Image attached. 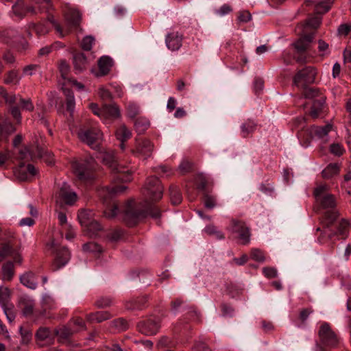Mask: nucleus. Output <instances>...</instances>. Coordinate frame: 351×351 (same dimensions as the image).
<instances>
[{"label": "nucleus", "instance_id": "14", "mask_svg": "<svg viewBox=\"0 0 351 351\" xmlns=\"http://www.w3.org/2000/svg\"><path fill=\"white\" fill-rule=\"evenodd\" d=\"M52 246L54 248V252L56 253L55 259L53 261V269L57 270L62 267H64L70 259V252L69 250L65 247H60L56 246V244L54 241L52 242Z\"/></svg>", "mask_w": 351, "mask_h": 351}, {"label": "nucleus", "instance_id": "60", "mask_svg": "<svg viewBox=\"0 0 351 351\" xmlns=\"http://www.w3.org/2000/svg\"><path fill=\"white\" fill-rule=\"evenodd\" d=\"M18 158L19 160H29L32 159L33 156H32L29 149L28 147H25L19 150Z\"/></svg>", "mask_w": 351, "mask_h": 351}, {"label": "nucleus", "instance_id": "22", "mask_svg": "<svg viewBox=\"0 0 351 351\" xmlns=\"http://www.w3.org/2000/svg\"><path fill=\"white\" fill-rule=\"evenodd\" d=\"M112 66V60L108 56H102L98 60L99 71L95 73L97 77L107 75Z\"/></svg>", "mask_w": 351, "mask_h": 351}, {"label": "nucleus", "instance_id": "9", "mask_svg": "<svg viewBox=\"0 0 351 351\" xmlns=\"http://www.w3.org/2000/svg\"><path fill=\"white\" fill-rule=\"evenodd\" d=\"M79 138L88 145L95 147L102 140V133L97 128L82 129L78 132Z\"/></svg>", "mask_w": 351, "mask_h": 351}, {"label": "nucleus", "instance_id": "4", "mask_svg": "<svg viewBox=\"0 0 351 351\" xmlns=\"http://www.w3.org/2000/svg\"><path fill=\"white\" fill-rule=\"evenodd\" d=\"M64 18L66 21V28L63 29L60 25L53 19V16H49L48 19L51 23L56 32L61 37L65 36L72 29H78L81 32L80 27L81 21V14L77 9L66 5L64 10Z\"/></svg>", "mask_w": 351, "mask_h": 351}, {"label": "nucleus", "instance_id": "43", "mask_svg": "<svg viewBox=\"0 0 351 351\" xmlns=\"http://www.w3.org/2000/svg\"><path fill=\"white\" fill-rule=\"evenodd\" d=\"M203 203L205 208L213 209L217 206V197L211 193H205L203 197Z\"/></svg>", "mask_w": 351, "mask_h": 351}, {"label": "nucleus", "instance_id": "57", "mask_svg": "<svg viewBox=\"0 0 351 351\" xmlns=\"http://www.w3.org/2000/svg\"><path fill=\"white\" fill-rule=\"evenodd\" d=\"M98 95L103 100H111L112 99L111 93L104 86H100L99 88Z\"/></svg>", "mask_w": 351, "mask_h": 351}, {"label": "nucleus", "instance_id": "36", "mask_svg": "<svg viewBox=\"0 0 351 351\" xmlns=\"http://www.w3.org/2000/svg\"><path fill=\"white\" fill-rule=\"evenodd\" d=\"M14 243L13 240H10L6 243H4L0 250V261L4 259L8 256H12L15 252L14 249Z\"/></svg>", "mask_w": 351, "mask_h": 351}, {"label": "nucleus", "instance_id": "15", "mask_svg": "<svg viewBox=\"0 0 351 351\" xmlns=\"http://www.w3.org/2000/svg\"><path fill=\"white\" fill-rule=\"evenodd\" d=\"M77 200L76 193L70 189V186L64 183L58 193L57 202L67 205L73 204Z\"/></svg>", "mask_w": 351, "mask_h": 351}, {"label": "nucleus", "instance_id": "53", "mask_svg": "<svg viewBox=\"0 0 351 351\" xmlns=\"http://www.w3.org/2000/svg\"><path fill=\"white\" fill-rule=\"evenodd\" d=\"M59 71L61 73L62 77L64 79H66L67 77V74L69 71L70 66L69 64L64 60H61L58 64Z\"/></svg>", "mask_w": 351, "mask_h": 351}, {"label": "nucleus", "instance_id": "37", "mask_svg": "<svg viewBox=\"0 0 351 351\" xmlns=\"http://www.w3.org/2000/svg\"><path fill=\"white\" fill-rule=\"evenodd\" d=\"M14 264L11 261L5 263L2 267V279L4 281H10L14 276Z\"/></svg>", "mask_w": 351, "mask_h": 351}, {"label": "nucleus", "instance_id": "11", "mask_svg": "<svg viewBox=\"0 0 351 351\" xmlns=\"http://www.w3.org/2000/svg\"><path fill=\"white\" fill-rule=\"evenodd\" d=\"M55 337V330L52 331L49 328L44 326L40 327L35 334L36 343L40 347L48 346L53 344Z\"/></svg>", "mask_w": 351, "mask_h": 351}, {"label": "nucleus", "instance_id": "35", "mask_svg": "<svg viewBox=\"0 0 351 351\" xmlns=\"http://www.w3.org/2000/svg\"><path fill=\"white\" fill-rule=\"evenodd\" d=\"M340 171V165L338 163L329 164L322 172L325 179H330L337 176Z\"/></svg>", "mask_w": 351, "mask_h": 351}, {"label": "nucleus", "instance_id": "64", "mask_svg": "<svg viewBox=\"0 0 351 351\" xmlns=\"http://www.w3.org/2000/svg\"><path fill=\"white\" fill-rule=\"evenodd\" d=\"M318 49L322 56L328 55L330 53L328 45L322 40H319L318 42Z\"/></svg>", "mask_w": 351, "mask_h": 351}, {"label": "nucleus", "instance_id": "33", "mask_svg": "<svg viewBox=\"0 0 351 351\" xmlns=\"http://www.w3.org/2000/svg\"><path fill=\"white\" fill-rule=\"evenodd\" d=\"M1 38L4 43H14L20 38V35L16 30L8 29L1 33Z\"/></svg>", "mask_w": 351, "mask_h": 351}, {"label": "nucleus", "instance_id": "62", "mask_svg": "<svg viewBox=\"0 0 351 351\" xmlns=\"http://www.w3.org/2000/svg\"><path fill=\"white\" fill-rule=\"evenodd\" d=\"M114 326L120 330H124L128 328V322L123 318H119L112 322Z\"/></svg>", "mask_w": 351, "mask_h": 351}, {"label": "nucleus", "instance_id": "59", "mask_svg": "<svg viewBox=\"0 0 351 351\" xmlns=\"http://www.w3.org/2000/svg\"><path fill=\"white\" fill-rule=\"evenodd\" d=\"M171 343L172 342L168 337L163 336L158 340L156 344V347L158 349H162L164 348L170 347Z\"/></svg>", "mask_w": 351, "mask_h": 351}, {"label": "nucleus", "instance_id": "2", "mask_svg": "<svg viewBox=\"0 0 351 351\" xmlns=\"http://www.w3.org/2000/svg\"><path fill=\"white\" fill-rule=\"evenodd\" d=\"M103 162L108 165L115 174L114 178L122 182H130L132 180L134 171L128 166L123 165L117 161L113 151H105L99 156Z\"/></svg>", "mask_w": 351, "mask_h": 351}, {"label": "nucleus", "instance_id": "45", "mask_svg": "<svg viewBox=\"0 0 351 351\" xmlns=\"http://www.w3.org/2000/svg\"><path fill=\"white\" fill-rule=\"evenodd\" d=\"M83 250L86 252L101 253L102 247L95 242H88L83 245Z\"/></svg>", "mask_w": 351, "mask_h": 351}, {"label": "nucleus", "instance_id": "47", "mask_svg": "<svg viewBox=\"0 0 351 351\" xmlns=\"http://www.w3.org/2000/svg\"><path fill=\"white\" fill-rule=\"evenodd\" d=\"M204 232L208 235L215 236V237L218 239H221L223 238V234L217 230V228L213 225L207 226L204 230Z\"/></svg>", "mask_w": 351, "mask_h": 351}, {"label": "nucleus", "instance_id": "58", "mask_svg": "<svg viewBox=\"0 0 351 351\" xmlns=\"http://www.w3.org/2000/svg\"><path fill=\"white\" fill-rule=\"evenodd\" d=\"M263 273L267 278H274L277 276L278 271L275 267H265L263 268Z\"/></svg>", "mask_w": 351, "mask_h": 351}, {"label": "nucleus", "instance_id": "63", "mask_svg": "<svg viewBox=\"0 0 351 351\" xmlns=\"http://www.w3.org/2000/svg\"><path fill=\"white\" fill-rule=\"evenodd\" d=\"M320 23L321 18L319 16L311 18L306 21V25L313 29L317 28Z\"/></svg>", "mask_w": 351, "mask_h": 351}, {"label": "nucleus", "instance_id": "10", "mask_svg": "<svg viewBox=\"0 0 351 351\" xmlns=\"http://www.w3.org/2000/svg\"><path fill=\"white\" fill-rule=\"evenodd\" d=\"M319 337L322 344L326 347L335 348L339 343L337 337L327 323H324L320 326Z\"/></svg>", "mask_w": 351, "mask_h": 351}, {"label": "nucleus", "instance_id": "52", "mask_svg": "<svg viewBox=\"0 0 351 351\" xmlns=\"http://www.w3.org/2000/svg\"><path fill=\"white\" fill-rule=\"evenodd\" d=\"M95 43V38L91 36H85L82 41V47L84 50L90 51Z\"/></svg>", "mask_w": 351, "mask_h": 351}, {"label": "nucleus", "instance_id": "8", "mask_svg": "<svg viewBox=\"0 0 351 351\" xmlns=\"http://www.w3.org/2000/svg\"><path fill=\"white\" fill-rule=\"evenodd\" d=\"M316 75L317 71L315 68L306 67L296 73L293 83L297 87L304 88L307 84L315 82Z\"/></svg>", "mask_w": 351, "mask_h": 351}, {"label": "nucleus", "instance_id": "49", "mask_svg": "<svg viewBox=\"0 0 351 351\" xmlns=\"http://www.w3.org/2000/svg\"><path fill=\"white\" fill-rule=\"evenodd\" d=\"M330 152L336 156H341L345 152V149L340 143H332L330 145Z\"/></svg>", "mask_w": 351, "mask_h": 351}, {"label": "nucleus", "instance_id": "31", "mask_svg": "<svg viewBox=\"0 0 351 351\" xmlns=\"http://www.w3.org/2000/svg\"><path fill=\"white\" fill-rule=\"evenodd\" d=\"M325 98L323 96H319L318 98L314 99L310 111V115L312 118L316 119L318 117L319 113L323 110Z\"/></svg>", "mask_w": 351, "mask_h": 351}, {"label": "nucleus", "instance_id": "16", "mask_svg": "<svg viewBox=\"0 0 351 351\" xmlns=\"http://www.w3.org/2000/svg\"><path fill=\"white\" fill-rule=\"evenodd\" d=\"M154 149L153 144L147 139L136 141V149L134 153L145 159L150 157Z\"/></svg>", "mask_w": 351, "mask_h": 351}, {"label": "nucleus", "instance_id": "38", "mask_svg": "<svg viewBox=\"0 0 351 351\" xmlns=\"http://www.w3.org/2000/svg\"><path fill=\"white\" fill-rule=\"evenodd\" d=\"M63 93L66 98V109L70 112L71 115H72L75 105L74 95L70 89L66 88H63Z\"/></svg>", "mask_w": 351, "mask_h": 351}, {"label": "nucleus", "instance_id": "56", "mask_svg": "<svg viewBox=\"0 0 351 351\" xmlns=\"http://www.w3.org/2000/svg\"><path fill=\"white\" fill-rule=\"evenodd\" d=\"M20 80L19 74L16 71H10L8 77L5 79V83L6 84H17Z\"/></svg>", "mask_w": 351, "mask_h": 351}, {"label": "nucleus", "instance_id": "23", "mask_svg": "<svg viewBox=\"0 0 351 351\" xmlns=\"http://www.w3.org/2000/svg\"><path fill=\"white\" fill-rule=\"evenodd\" d=\"M27 173L31 176H35L37 173V170L34 165L29 164L26 169L25 168L24 164L21 163L19 168L15 171L16 177L21 181L27 180Z\"/></svg>", "mask_w": 351, "mask_h": 351}, {"label": "nucleus", "instance_id": "19", "mask_svg": "<svg viewBox=\"0 0 351 351\" xmlns=\"http://www.w3.org/2000/svg\"><path fill=\"white\" fill-rule=\"evenodd\" d=\"M19 306L22 309L23 315L27 317L32 315L34 312L35 301L30 297L24 295L19 300Z\"/></svg>", "mask_w": 351, "mask_h": 351}, {"label": "nucleus", "instance_id": "40", "mask_svg": "<svg viewBox=\"0 0 351 351\" xmlns=\"http://www.w3.org/2000/svg\"><path fill=\"white\" fill-rule=\"evenodd\" d=\"M11 292L10 290L4 286L0 285V306L4 307L10 303Z\"/></svg>", "mask_w": 351, "mask_h": 351}, {"label": "nucleus", "instance_id": "3", "mask_svg": "<svg viewBox=\"0 0 351 351\" xmlns=\"http://www.w3.org/2000/svg\"><path fill=\"white\" fill-rule=\"evenodd\" d=\"M327 189L326 184H320L314 189L315 202L322 208L329 209L327 212L328 219H337L339 217V213L335 208L336 201L332 195L327 193Z\"/></svg>", "mask_w": 351, "mask_h": 351}, {"label": "nucleus", "instance_id": "46", "mask_svg": "<svg viewBox=\"0 0 351 351\" xmlns=\"http://www.w3.org/2000/svg\"><path fill=\"white\" fill-rule=\"evenodd\" d=\"M3 100L6 103L12 104L16 101L17 97L14 95H9L4 88L0 87V103Z\"/></svg>", "mask_w": 351, "mask_h": 351}, {"label": "nucleus", "instance_id": "42", "mask_svg": "<svg viewBox=\"0 0 351 351\" xmlns=\"http://www.w3.org/2000/svg\"><path fill=\"white\" fill-rule=\"evenodd\" d=\"M74 332L72 328L69 326V324L68 326H63L59 328L55 329L56 337L58 336L60 338L62 339H68L70 336H71Z\"/></svg>", "mask_w": 351, "mask_h": 351}, {"label": "nucleus", "instance_id": "32", "mask_svg": "<svg viewBox=\"0 0 351 351\" xmlns=\"http://www.w3.org/2000/svg\"><path fill=\"white\" fill-rule=\"evenodd\" d=\"M20 281L24 286L31 289H35L37 287L35 274L31 271L21 275Z\"/></svg>", "mask_w": 351, "mask_h": 351}, {"label": "nucleus", "instance_id": "27", "mask_svg": "<svg viewBox=\"0 0 351 351\" xmlns=\"http://www.w3.org/2000/svg\"><path fill=\"white\" fill-rule=\"evenodd\" d=\"M115 135L117 138L121 141V149H124V141L128 140L131 137V131L124 124H122L117 129Z\"/></svg>", "mask_w": 351, "mask_h": 351}, {"label": "nucleus", "instance_id": "29", "mask_svg": "<svg viewBox=\"0 0 351 351\" xmlns=\"http://www.w3.org/2000/svg\"><path fill=\"white\" fill-rule=\"evenodd\" d=\"M308 5L313 3L315 5V9L317 13L324 14L327 12L332 4L331 0H325L321 2H317L316 0H305Z\"/></svg>", "mask_w": 351, "mask_h": 351}, {"label": "nucleus", "instance_id": "51", "mask_svg": "<svg viewBox=\"0 0 351 351\" xmlns=\"http://www.w3.org/2000/svg\"><path fill=\"white\" fill-rule=\"evenodd\" d=\"M18 99L17 104L21 106L22 109L27 111H32L34 110V105L30 99H25L20 97Z\"/></svg>", "mask_w": 351, "mask_h": 351}, {"label": "nucleus", "instance_id": "50", "mask_svg": "<svg viewBox=\"0 0 351 351\" xmlns=\"http://www.w3.org/2000/svg\"><path fill=\"white\" fill-rule=\"evenodd\" d=\"M96 217L95 213L88 209H82L77 215V219H91Z\"/></svg>", "mask_w": 351, "mask_h": 351}, {"label": "nucleus", "instance_id": "39", "mask_svg": "<svg viewBox=\"0 0 351 351\" xmlns=\"http://www.w3.org/2000/svg\"><path fill=\"white\" fill-rule=\"evenodd\" d=\"M169 196L172 204L178 205L182 201V194L176 186L172 185L169 187Z\"/></svg>", "mask_w": 351, "mask_h": 351}, {"label": "nucleus", "instance_id": "61", "mask_svg": "<svg viewBox=\"0 0 351 351\" xmlns=\"http://www.w3.org/2000/svg\"><path fill=\"white\" fill-rule=\"evenodd\" d=\"M2 308H3V311H4V313L5 314L8 321L10 322H12V321H14V319H15V315H14V314L13 313V311H12L13 305L12 304H8V305H6L4 307H2Z\"/></svg>", "mask_w": 351, "mask_h": 351}, {"label": "nucleus", "instance_id": "48", "mask_svg": "<svg viewBox=\"0 0 351 351\" xmlns=\"http://www.w3.org/2000/svg\"><path fill=\"white\" fill-rule=\"evenodd\" d=\"M250 256L252 259L260 263H263L265 261L264 253L259 249H252Z\"/></svg>", "mask_w": 351, "mask_h": 351}, {"label": "nucleus", "instance_id": "34", "mask_svg": "<svg viewBox=\"0 0 351 351\" xmlns=\"http://www.w3.org/2000/svg\"><path fill=\"white\" fill-rule=\"evenodd\" d=\"M74 68L77 72H81L86 68L87 59L82 53H78L73 56Z\"/></svg>", "mask_w": 351, "mask_h": 351}, {"label": "nucleus", "instance_id": "55", "mask_svg": "<svg viewBox=\"0 0 351 351\" xmlns=\"http://www.w3.org/2000/svg\"><path fill=\"white\" fill-rule=\"evenodd\" d=\"M112 302L110 298H100L95 303V305L98 308H106L112 304Z\"/></svg>", "mask_w": 351, "mask_h": 351}, {"label": "nucleus", "instance_id": "21", "mask_svg": "<svg viewBox=\"0 0 351 351\" xmlns=\"http://www.w3.org/2000/svg\"><path fill=\"white\" fill-rule=\"evenodd\" d=\"M182 36L178 32L169 34L166 38L167 47L172 50H178L182 46Z\"/></svg>", "mask_w": 351, "mask_h": 351}, {"label": "nucleus", "instance_id": "1", "mask_svg": "<svg viewBox=\"0 0 351 351\" xmlns=\"http://www.w3.org/2000/svg\"><path fill=\"white\" fill-rule=\"evenodd\" d=\"M104 216L106 218L121 217L123 219H140L149 217L158 219L164 217L158 207L151 206L146 210H143L136 208L133 201L128 202L121 211L117 206L106 208L104 212Z\"/></svg>", "mask_w": 351, "mask_h": 351}, {"label": "nucleus", "instance_id": "44", "mask_svg": "<svg viewBox=\"0 0 351 351\" xmlns=\"http://www.w3.org/2000/svg\"><path fill=\"white\" fill-rule=\"evenodd\" d=\"M69 326L72 328L74 332H77L86 329V324L84 321L79 317H73L69 322Z\"/></svg>", "mask_w": 351, "mask_h": 351}, {"label": "nucleus", "instance_id": "6", "mask_svg": "<svg viewBox=\"0 0 351 351\" xmlns=\"http://www.w3.org/2000/svg\"><path fill=\"white\" fill-rule=\"evenodd\" d=\"M143 193L149 201H159L163 195V187L156 177H150L145 182Z\"/></svg>", "mask_w": 351, "mask_h": 351}, {"label": "nucleus", "instance_id": "54", "mask_svg": "<svg viewBox=\"0 0 351 351\" xmlns=\"http://www.w3.org/2000/svg\"><path fill=\"white\" fill-rule=\"evenodd\" d=\"M123 236V232L121 230L117 229L108 234V238L112 242H117L121 239Z\"/></svg>", "mask_w": 351, "mask_h": 351}, {"label": "nucleus", "instance_id": "5", "mask_svg": "<svg viewBox=\"0 0 351 351\" xmlns=\"http://www.w3.org/2000/svg\"><path fill=\"white\" fill-rule=\"evenodd\" d=\"M51 8L52 4L50 0H36L35 5L30 7H25L23 0H17L12 6V13L15 16L21 19L27 13L36 14L48 12Z\"/></svg>", "mask_w": 351, "mask_h": 351}, {"label": "nucleus", "instance_id": "18", "mask_svg": "<svg viewBox=\"0 0 351 351\" xmlns=\"http://www.w3.org/2000/svg\"><path fill=\"white\" fill-rule=\"evenodd\" d=\"M127 189V187L124 185L121 186H106L101 189L99 192V196L104 199V202H107L111 199L114 195L122 193Z\"/></svg>", "mask_w": 351, "mask_h": 351}, {"label": "nucleus", "instance_id": "7", "mask_svg": "<svg viewBox=\"0 0 351 351\" xmlns=\"http://www.w3.org/2000/svg\"><path fill=\"white\" fill-rule=\"evenodd\" d=\"M72 167L74 173L79 180L86 181L93 178V171L94 170V165L92 158L83 162H73L72 163Z\"/></svg>", "mask_w": 351, "mask_h": 351}, {"label": "nucleus", "instance_id": "25", "mask_svg": "<svg viewBox=\"0 0 351 351\" xmlns=\"http://www.w3.org/2000/svg\"><path fill=\"white\" fill-rule=\"evenodd\" d=\"M59 233L61 237L65 235V238L70 241L75 237V230L68 221H60Z\"/></svg>", "mask_w": 351, "mask_h": 351}, {"label": "nucleus", "instance_id": "13", "mask_svg": "<svg viewBox=\"0 0 351 351\" xmlns=\"http://www.w3.org/2000/svg\"><path fill=\"white\" fill-rule=\"evenodd\" d=\"M160 327V319L155 317H149L138 324L139 331L145 335H156L158 332Z\"/></svg>", "mask_w": 351, "mask_h": 351}, {"label": "nucleus", "instance_id": "41", "mask_svg": "<svg viewBox=\"0 0 351 351\" xmlns=\"http://www.w3.org/2000/svg\"><path fill=\"white\" fill-rule=\"evenodd\" d=\"M256 128V124L250 119L247 120L241 125V134L243 137L247 136Z\"/></svg>", "mask_w": 351, "mask_h": 351}, {"label": "nucleus", "instance_id": "17", "mask_svg": "<svg viewBox=\"0 0 351 351\" xmlns=\"http://www.w3.org/2000/svg\"><path fill=\"white\" fill-rule=\"evenodd\" d=\"M84 232L90 237L97 236L102 230V226L99 221H80Z\"/></svg>", "mask_w": 351, "mask_h": 351}, {"label": "nucleus", "instance_id": "28", "mask_svg": "<svg viewBox=\"0 0 351 351\" xmlns=\"http://www.w3.org/2000/svg\"><path fill=\"white\" fill-rule=\"evenodd\" d=\"M113 315L108 311H97L86 315V319L90 322H96L97 323L110 319Z\"/></svg>", "mask_w": 351, "mask_h": 351}, {"label": "nucleus", "instance_id": "24", "mask_svg": "<svg viewBox=\"0 0 351 351\" xmlns=\"http://www.w3.org/2000/svg\"><path fill=\"white\" fill-rule=\"evenodd\" d=\"M120 116V110L115 104L104 105L101 119L104 120L114 119Z\"/></svg>", "mask_w": 351, "mask_h": 351}, {"label": "nucleus", "instance_id": "26", "mask_svg": "<svg viewBox=\"0 0 351 351\" xmlns=\"http://www.w3.org/2000/svg\"><path fill=\"white\" fill-rule=\"evenodd\" d=\"M15 131L14 127L8 121L0 123V145L8 141V136Z\"/></svg>", "mask_w": 351, "mask_h": 351}, {"label": "nucleus", "instance_id": "12", "mask_svg": "<svg viewBox=\"0 0 351 351\" xmlns=\"http://www.w3.org/2000/svg\"><path fill=\"white\" fill-rule=\"evenodd\" d=\"M231 231L237 234L240 243L247 245L250 243L251 236L250 229L245 226L243 221H233Z\"/></svg>", "mask_w": 351, "mask_h": 351}, {"label": "nucleus", "instance_id": "30", "mask_svg": "<svg viewBox=\"0 0 351 351\" xmlns=\"http://www.w3.org/2000/svg\"><path fill=\"white\" fill-rule=\"evenodd\" d=\"M314 38L313 34H310L302 36L300 39H298L294 44L295 47L298 52L302 53L306 50L312 42Z\"/></svg>", "mask_w": 351, "mask_h": 351}, {"label": "nucleus", "instance_id": "20", "mask_svg": "<svg viewBox=\"0 0 351 351\" xmlns=\"http://www.w3.org/2000/svg\"><path fill=\"white\" fill-rule=\"evenodd\" d=\"M332 130V125L327 124L322 127L313 126L311 128V134H314L318 138L322 140L324 143L328 141V135L330 132Z\"/></svg>", "mask_w": 351, "mask_h": 351}]
</instances>
